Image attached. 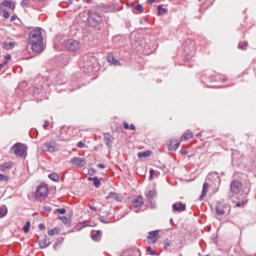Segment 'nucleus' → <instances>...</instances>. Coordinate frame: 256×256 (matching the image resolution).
Returning <instances> with one entry per match:
<instances>
[{"label":"nucleus","mask_w":256,"mask_h":256,"mask_svg":"<svg viewBox=\"0 0 256 256\" xmlns=\"http://www.w3.org/2000/svg\"><path fill=\"white\" fill-rule=\"evenodd\" d=\"M11 20H12V21H15V16H12Z\"/></svg>","instance_id":"nucleus-54"},{"label":"nucleus","mask_w":256,"mask_h":256,"mask_svg":"<svg viewBox=\"0 0 256 256\" xmlns=\"http://www.w3.org/2000/svg\"><path fill=\"white\" fill-rule=\"evenodd\" d=\"M208 191H209V184L205 182L204 185H202L201 198H204Z\"/></svg>","instance_id":"nucleus-22"},{"label":"nucleus","mask_w":256,"mask_h":256,"mask_svg":"<svg viewBox=\"0 0 256 256\" xmlns=\"http://www.w3.org/2000/svg\"><path fill=\"white\" fill-rule=\"evenodd\" d=\"M158 9V15H165L167 14V10L162 8L160 5L157 7Z\"/></svg>","instance_id":"nucleus-31"},{"label":"nucleus","mask_w":256,"mask_h":256,"mask_svg":"<svg viewBox=\"0 0 256 256\" xmlns=\"http://www.w3.org/2000/svg\"><path fill=\"white\" fill-rule=\"evenodd\" d=\"M159 230L150 231L148 234V240L150 243L155 244L159 240Z\"/></svg>","instance_id":"nucleus-9"},{"label":"nucleus","mask_w":256,"mask_h":256,"mask_svg":"<svg viewBox=\"0 0 256 256\" xmlns=\"http://www.w3.org/2000/svg\"><path fill=\"white\" fill-rule=\"evenodd\" d=\"M85 2L89 4L91 2V0H86Z\"/></svg>","instance_id":"nucleus-55"},{"label":"nucleus","mask_w":256,"mask_h":256,"mask_svg":"<svg viewBox=\"0 0 256 256\" xmlns=\"http://www.w3.org/2000/svg\"><path fill=\"white\" fill-rule=\"evenodd\" d=\"M98 168L105 169V165L104 164H98Z\"/></svg>","instance_id":"nucleus-49"},{"label":"nucleus","mask_w":256,"mask_h":256,"mask_svg":"<svg viewBox=\"0 0 256 256\" xmlns=\"http://www.w3.org/2000/svg\"><path fill=\"white\" fill-rule=\"evenodd\" d=\"M76 147L77 148H84V147H86V144L84 142L80 141V142H77Z\"/></svg>","instance_id":"nucleus-40"},{"label":"nucleus","mask_w":256,"mask_h":256,"mask_svg":"<svg viewBox=\"0 0 256 256\" xmlns=\"http://www.w3.org/2000/svg\"><path fill=\"white\" fill-rule=\"evenodd\" d=\"M104 140H105L106 145L108 147H110L111 144L113 143L114 138L112 137V135L110 133H105Z\"/></svg>","instance_id":"nucleus-17"},{"label":"nucleus","mask_w":256,"mask_h":256,"mask_svg":"<svg viewBox=\"0 0 256 256\" xmlns=\"http://www.w3.org/2000/svg\"><path fill=\"white\" fill-rule=\"evenodd\" d=\"M151 155H152V151L151 150H146V151L138 153V157L139 158H147V157H149Z\"/></svg>","instance_id":"nucleus-20"},{"label":"nucleus","mask_w":256,"mask_h":256,"mask_svg":"<svg viewBox=\"0 0 256 256\" xmlns=\"http://www.w3.org/2000/svg\"><path fill=\"white\" fill-rule=\"evenodd\" d=\"M51 244V240L48 237H44L39 241L40 249H46Z\"/></svg>","instance_id":"nucleus-12"},{"label":"nucleus","mask_w":256,"mask_h":256,"mask_svg":"<svg viewBox=\"0 0 256 256\" xmlns=\"http://www.w3.org/2000/svg\"><path fill=\"white\" fill-rule=\"evenodd\" d=\"M27 43L31 46L33 52L40 53L44 51L43 44V34L41 30L36 28L32 30L29 34V39H27Z\"/></svg>","instance_id":"nucleus-1"},{"label":"nucleus","mask_w":256,"mask_h":256,"mask_svg":"<svg viewBox=\"0 0 256 256\" xmlns=\"http://www.w3.org/2000/svg\"><path fill=\"white\" fill-rule=\"evenodd\" d=\"M39 229H40V230H45V225H44L43 223H40V224H39Z\"/></svg>","instance_id":"nucleus-46"},{"label":"nucleus","mask_w":256,"mask_h":256,"mask_svg":"<svg viewBox=\"0 0 256 256\" xmlns=\"http://www.w3.org/2000/svg\"><path fill=\"white\" fill-rule=\"evenodd\" d=\"M2 16H4L5 19H9V18H10V13H9V11L4 10Z\"/></svg>","instance_id":"nucleus-38"},{"label":"nucleus","mask_w":256,"mask_h":256,"mask_svg":"<svg viewBox=\"0 0 256 256\" xmlns=\"http://www.w3.org/2000/svg\"><path fill=\"white\" fill-rule=\"evenodd\" d=\"M242 188V182L239 180H234L232 181L230 185V189L233 194H238L241 191Z\"/></svg>","instance_id":"nucleus-8"},{"label":"nucleus","mask_w":256,"mask_h":256,"mask_svg":"<svg viewBox=\"0 0 256 256\" xmlns=\"http://www.w3.org/2000/svg\"><path fill=\"white\" fill-rule=\"evenodd\" d=\"M2 6L12 9L13 11L15 10V4L12 0H4L2 1Z\"/></svg>","instance_id":"nucleus-15"},{"label":"nucleus","mask_w":256,"mask_h":256,"mask_svg":"<svg viewBox=\"0 0 256 256\" xmlns=\"http://www.w3.org/2000/svg\"><path fill=\"white\" fill-rule=\"evenodd\" d=\"M161 0H147L149 4H153L154 2L159 3Z\"/></svg>","instance_id":"nucleus-43"},{"label":"nucleus","mask_w":256,"mask_h":256,"mask_svg":"<svg viewBox=\"0 0 256 256\" xmlns=\"http://www.w3.org/2000/svg\"><path fill=\"white\" fill-rule=\"evenodd\" d=\"M184 245L183 242H181L180 239L178 238H167L164 241V249L166 251H170V252H176L179 251L180 249H183Z\"/></svg>","instance_id":"nucleus-2"},{"label":"nucleus","mask_w":256,"mask_h":256,"mask_svg":"<svg viewBox=\"0 0 256 256\" xmlns=\"http://www.w3.org/2000/svg\"><path fill=\"white\" fill-rule=\"evenodd\" d=\"M70 162L76 168H82L86 166V160L84 158L73 157Z\"/></svg>","instance_id":"nucleus-7"},{"label":"nucleus","mask_w":256,"mask_h":256,"mask_svg":"<svg viewBox=\"0 0 256 256\" xmlns=\"http://www.w3.org/2000/svg\"><path fill=\"white\" fill-rule=\"evenodd\" d=\"M247 47H248V42L246 41L239 45L240 50H246Z\"/></svg>","instance_id":"nucleus-34"},{"label":"nucleus","mask_w":256,"mask_h":256,"mask_svg":"<svg viewBox=\"0 0 256 256\" xmlns=\"http://www.w3.org/2000/svg\"><path fill=\"white\" fill-rule=\"evenodd\" d=\"M60 234V230L58 228H54L52 230H48V235L49 236H54V235H59Z\"/></svg>","instance_id":"nucleus-27"},{"label":"nucleus","mask_w":256,"mask_h":256,"mask_svg":"<svg viewBox=\"0 0 256 256\" xmlns=\"http://www.w3.org/2000/svg\"><path fill=\"white\" fill-rule=\"evenodd\" d=\"M49 123L46 121V123H44V129H46L48 127Z\"/></svg>","instance_id":"nucleus-52"},{"label":"nucleus","mask_w":256,"mask_h":256,"mask_svg":"<svg viewBox=\"0 0 256 256\" xmlns=\"http://www.w3.org/2000/svg\"><path fill=\"white\" fill-rule=\"evenodd\" d=\"M58 219L63 221V223L66 224V225H68L71 222L70 218L67 217V216H59Z\"/></svg>","instance_id":"nucleus-28"},{"label":"nucleus","mask_w":256,"mask_h":256,"mask_svg":"<svg viewBox=\"0 0 256 256\" xmlns=\"http://www.w3.org/2000/svg\"><path fill=\"white\" fill-rule=\"evenodd\" d=\"M29 5H30V1H29V0H23V1L21 2V6H22L23 8H28Z\"/></svg>","instance_id":"nucleus-33"},{"label":"nucleus","mask_w":256,"mask_h":256,"mask_svg":"<svg viewBox=\"0 0 256 256\" xmlns=\"http://www.w3.org/2000/svg\"><path fill=\"white\" fill-rule=\"evenodd\" d=\"M147 252H149V254L151 255V256H155L156 255V251L155 250H152V248L151 247H147Z\"/></svg>","instance_id":"nucleus-37"},{"label":"nucleus","mask_w":256,"mask_h":256,"mask_svg":"<svg viewBox=\"0 0 256 256\" xmlns=\"http://www.w3.org/2000/svg\"><path fill=\"white\" fill-rule=\"evenodd\" d=\"M175 212H184L186 210V205L183 202L174 203L172 206Z\"/></svg>","instance_id":"nucleus-10"},{"label":"nucleus","mask_w":256,"mask_h":256,"mask_svg":"<svg viewBox=\"0 0 256 256\" xmlns=\"http://www.w3.org/2000/svg\"><path fill=\"white\" fill-rule=\"evenodd\" d=\"M6 59H11V56H10V55H8V56L6 57Z\"/></svg>","instance_id":"nucleus-56"},{"label":"nucleus","mask_w":256,"mask_h":256,"mask_svg":"<svg viewBox=\"0 0 256 256\" xmlns=\"http://www.w3.org/2000/svg\"><path fill=\"white\" fill-rule=\"evenodd\" d=\"M88 207L90 210H92L94 213L97 212V208L96 207H92L90 204H88Z\"/></svg>","instance_id":"nucleus-42"},{"label":"nucleus","mask_w":256,"mask_h":256,"mask_svg":"<svg viewBox=\"0 0 256 256\" xmlns=\"http://www.w3.org/2000/svg\"><path fill=\"white\" fill-rule=\"evenodd\" d=\"M107 60H108V62H109L110 64H113V65H115V66L120 65L119 60L115 59L113 55H109V56L107 57Z\"/></svg>","instance_id":"nucleus-19"},{"label":"nucleus","mask_w":256,"mask_h":256,"mask_svg":"<svg viewBox=\"0 0 256 256\" xmlns=\"http://www.w3.org/2000/svg\"><path fill=\"white\" fill-rule=\"evenodd\" d=\"M132 205H133L134 208H138V207L144 205V198H143V196H138L137 198H135L132 201Z\"/></svg>","instance_id":"nucleus-11"},{"label":"nucleus","mask_w":256,"mask_h":256,"mask_svg":"<svg viewBox=\"0 0 256 256\" xmlns=\"http://www.w3.org/2000/svg\"><path fill=\"white\" fill-rule=\"evenodd\" d=\"M12 168H13V163H11V162L2 164L0 166L1 171H6L7 169H12Z\"/></svg>","instance_id":"nucleus-24"},{"label":"nucleus","mask_w":256,"mask_h":256,"mask_svg":"<svg viewBox=\"0 0 256 256\" xmlns=\"http://www.w3.org/2000/svg\"><path fill=\"white\" fill-rule=\"evenodd\" d=\"M56 212L60 213V214H65L67 212V210L65 208H57Z\"/></svg>","instance_id":"nucleus-39"},{"label":"nucleus","mask_w":256,"mask_h":256,"mask_svg":"<svg viewBox=\"0 0 256 256\" xmlns=\"http://www.w3.org/2000/svg\"><path fill=\"white\" fill-rule=\"evenodd\" d=\"M242 205H245V203H244V202H242V203H237V204H236V207L239 208V207H241Z\"/></svg>","instance_id":"nucleus-50"},{"label":"nucleus","mask_w":256,"mask_h":256,"mask_svg":"<svg viewBox=\"0 0 256 256\" xmlns=\"http://www.w3.org/2000/svg\"><path fill=\"white\" fill-rule=\"evenodd\" d=\"M180 147V142L177 140H171L170 145H168V150L170 151H177Z\"/></svg>","instance_id":"nucleus-13"},{"label":"nucleus","mask_w":256,"mask_h":256,"mask_svg":"<svg viewBox=\"0 0 256 256\" xmlns=\"http://www.w3.org/2000/svg\"><path fill=\"white\" fill-rule=\"evenodd\" d=\"M129 252H130L129 250H126L123 252V254L121 256H129L130 255Z\"/></svg>","instance_id":"nucleus-47"},{"label":"nucleus","mask_w":256,"mask_h":256,"mask_svg":"<svg viewBox=\"0 0 256 256\" xmlns=\"http://www.w3.org/2000/svg\"><path fill=\"white\" fill-rule=\"evenodd\" d=\"M119 198L118 194L116 193H109L107 196V199H115L117 200Z\"/></svg>","instance_id":"nucleus-32"},{"label":"nucleus","mask_w":256,"mask_h":256,"mask_svg":"<svg viewBox=\"0 0 256 256\" xmlns=\"http://www.w3.org/2000/svg\"><path fill=\"white\" fill-rule=\"evenodd\" d=\"M49 193L48 187L45 185L38 186V189L35 191V198L36 199H43L46 198Z\"/></svg>","instance_id":"nucleus-4"},{"label":"nucleus","mask_w":256,"mask_h":256,"mask_svg":"<svg viewBox=\"0 0 256 256\" xmlns=\"http://www.w3.org/2000/svg\"><path fill=\"white\" fill-rule=\"evenodd\" d=\"M2 10H3V3L0 4V11H2Z\"/></svg>","instance_id":"nucleus-53"},{"label":"nucleus","mask_w":256,"mask_h":256,"mask_svg":"<svg viewBox=\"0 0 256 256\" xmlns=\"http://www.w3.org/2000/svg\"><path fill=\"white\" fill-rule=\"evenodd\" d=\"M194 134L192 132H190L189 130H187L186 132H184L181 136V141H188L190 139H193Z\"/></svg>","instance_id":"nucleus-14"},{"label":"nucleus","mask_w":256,"mask_h":256,"mask_svg":"<svg viewBox=\"0 0 256 256\" xmlns=\"http://www.w3.org/2000/svg\"><path fill=\"white\" fill-rule=\"evenodd\" d=\"M48 177L51 181H54L56 183L60 181V176L57 173H51Z\"/></svg>","instance_id":"nucleus-23"},{"label":"nucleus","mask_w":256,"mask_h":256,"mask_svg":"<svg viewBox=\"0 0 256 256\" xmlns=\"http://www.w3.org/2000/svg\"><path fill=\"white\" fill-rule=\"evenodd\" d=\"M200 136H201V134H200V133H198V134H197V137H200Z\"/></svg>","instance_id":"nucleus-57"},{"label":"nucleus","mask_w":256,"mask_h":256,"mask_svg":"<svg viewBox=\"0 0 256 256\" xmlns=\"http://www.w3.org/2000/svg\"><path fill=\"white\" fill-rule=\"evenodd\" d=\"M149 173H150V179H153L154 170H153V169H151Z\"/></svg>","instance_id":"nucleus-48"},{"label":"nucleus","mask_w":256,"mask_h":256,"mask_svg":"<svg viewBox=\"0 0 256 256\" xmlns=\"http://www.w3.org/2000/svg\"><path fill=\"white\" fill-rule=\"evenodd\" d=\"M129 130L135 131L136 126L134 124L129 125Z\"/></svg>","instance_id":"nucleus-44"},{"label":"nucleus","mask_w":256,"mask_h":256,"mask_svg":"<svg viewBox=\"0 0 256 256\" xmlns=\"http://www.w3.org/2000/svg\"><path fill=\"white\" fill-rule=\"evenodd\" d=\"M124 129L125 130H130V125L128 122H124Z\"/></svg>","instance_id":"nucleus-41"},{"label":"nucleus","mask_w":256,"mask_h":256,"mask_svg":"<svg viewBox=\"0 0 256 256\" xmlns=\"http://www.w3.org/2000/svg\"><path fill=\"white\" fill-rule=\"evenodd\" d=\"M0 181L1 182H7V181H9V177H7V176H5L3 174H0Z\"/></svg>","instance_id":"nucleus-36"},{"label":"nucleus","mask_w":256,"mask_h":256,"mask_svg":"<svg viewBox=\"0 0 256 256\" xmlns=\"http://www.w3.org/2000/svg\"><path fill=\"white\" fill-rule=\"evenodd\" d=\"M216 213H217V215H224L225 214V205L218 203L216 206Z\"/></svg>","instance_id":"nucleus-18"},{"label":"nucleus","mask_w":256,"mask_h":256,"mask_svg":"<svg viewBox=\"0 0 256 256\" xmlns=\"http://www.w3.org/2000/svg\"><path fill=\"white\" fill-rule=\"evenodd\" d=\"M14 47H15L14 41H10L9 43L4 44V49L7 51L12 50Z\"/></svg>","instance_id":"nucleus-25"},{"label":"nucleus","mask_w":256,"mask_h":256,"mask_svg":"<svg viewBox=\"0 0 256 256\" xmlns=\"http://www.w3.org/2000/svg\"><path fill=\"white\" fill-rule=\"evenodd\" d=\"M7 214V208L6 206H1L0 207V219L4 218Z\"/></svg>","instance_id":"nucleus-26"},{"label":"nucleus","mask_w":256,"mask_h":256,"mask_svg":"<svg viewBox=\"0 0 256 256\" xmlns=\"http://www.w3.org/2000/svg\"><path fill=\"white\" fill-rule=\"evenodd\" d=\"M101 238H102V231L101 230L94 231L93 234L91 235V239L93 241H100Z\"/></svg>","instance_id":"nucleus-16"},{"label":"nucleus","mask_w":256,"mask_h":256,"mask_svg":"<svg viewBox=\"0 0 256 256\" xmlns=\"http://www.w3.org/2000/svg\"><path fill=\"white\" fill-rule=\"evenodd\" d=\"M135 11H138L139 13H143L144 8L142 5L138 4L137 6H135Z\"/></svg>","instance_id":"nucleus-35"},{"label":"nucleus","mask_w":256,"mask_h":256,"mask_svg":"<svg viewBox=\"0 0 256 256\" xmlns=\"http://www.w3.org/2000/svg\"><path fill=\"white\" fill-rule=\"evenodd\" d=\"M5 64H6V62L0 64V70H2V68L4 67Z\"/></svg>","instance_id":"nucleus-51"},{"label":"nucleus","mask_w":256,"mask_h":256,"mask_svg":"<svg viewBox=\"0 0 256 256\" xmlns=\"http://www.w3.org/2000/svg\"><path fill=\"white\" fill-rule=\"evenodd\" d=\"M146 197H147L148 199L155 198V197H156V191H155V190H150V191H148Z\"/></svg>","instance_id":"nucleus-29"},{"label":"nucleus","mask_w":256,"mask_h":256,"mask_svg":"<svg viewBox=\"0 0 256 256\" xmlns=\"http://www.w3.org/2000/svg\"><path fill=\"white\" fill-rule=\"evenodd\" d=\"M88 180L93 181V185L96 188H99L101 186V180H99L97 177H93V178L89 177Z\"/></svg>","instance_id":"nucleus-21"},{"label":"nucleus","mask_w":256,"mask_h":256,"mask_svg":"<svg viewBox=\"0 0 256 256\" xmlns=\"http://www.w3.org/2000/svg\"><path fill=\"white\" fill-rule=\"evenodd\" d=\"M66 47L71 52H77L80 49V43L77 40H67Z\"/></svg>","instance_id":"nucleus-6"},{"label":"nucleus","mask_w":256,"mask_h":256,"mask_svg":"<svg viewBox=\"0 0 256 256\" xmlns=\"http://www.w3.org/2000/svg\"><path fill=\"white\" fill-rule=\"evenodd\" d=\"M30 226H31V223L30 222H26L25 226L23 227V231H24L25 234L29 233Z\"/></svg>","instance_id":"nucleus-30"},{"label":"nucleus","mask_w":256,"mask_h":256,"mask_svg":"<svg viewBox=\"0 0 256 256\" xmlns=\"http://www.w3.org/2000/svg\"><path fill=\"white\" fill-rule=\"evenodd\" d=\"M181 155H188V151L187 150H180Z\"/></svg>","instance_id":"nucleus-45"},{"label":"nucleus","mask_w":256,"mask_h":256,"mask_svg":"<svg viewBox=\"0 0 256 256\" xmlns=\"http://www.w3.org/2000/svg\"><path fill=\"white\" fill-rule=\"evenodd\" d=\"M27 146L18 142L11 149L10 153L16 155L17 157H27Z\"/></svg>","instance_id":"nucleus-3"},{"label":"nucleus","mask_w":256,"mask_h":256,"mask_svg":"<svg viewBox=\"0 0 256 256\" xmlns=\"http://www.w3.org/2000/svg\"><path fill=\"white\" fill-rule=\"evenodd\" d=\"M42 149L44 152L53 153L57 150V144L55 141L43 143Z\"/></svg>","instance_id":"nucleus-5"}]
</instances>
